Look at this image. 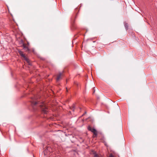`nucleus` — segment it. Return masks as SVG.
<instances>
[{"instance_id": "6", "label": "nucleus", "mask_w": 157, "mask_h": 157, "mask_svg": "<svg viewBox=\"0 0 157 157\" xmlns=\"http://www.w3.org/2000/svg\"><path fill=\"white\" fill-rule=\"evenodd\" d=\"M90 153L92 155H93L94 157H100L99 155L97 154L95 151L93 150L91 151Z\"/></svg>"}, {"instance_id": "2", "label": "nucleus", "mask_w": 157, "mask_h": 157, "mask_svg": "<svg viewBox=\"0 0 157 157\" xmlns=\"http://www.w3.org/2000/svg\"><path fill=\"white\" fill-rule=\"evenodd\" d=\"M88 129L89 131H91L94 133V137H95L97 136V132L95 128H92L90 126H89L88 127Z\"/></svg>"}, {"instance_id": "9", "label": "nucleus", "mask_w": 157, "mask_h": 157, "mask_svg": "<svg viewBox=\"0 0 157 157\" xmlns=\"http://www.w3.org/2000/svg\"><path fill=\"white\" fill-rule=\"evenodd\" d=\"M124 26L126 29V30H127L128 29V25L127 23L125 22L124 23Z\"/></svg>"}, {"instance_id": "12", "label": "nucleus", "mask_w": 157, "mask_h": 157, "mask_svg": "<svg viewBox=\"0 0 157 157\" xmlns=\"http://www.w3.org/2000/svg\"><path fill=\"white\" fill-rule=\"evenodd\" d=\"M94 92H95V90H94V92H93V93H94Z\"/></svg>"}, {"instance_id": "8", "label": "nucleus", "mask_w": 157, "mask_h": 157, "mask_svg": "<svg viewBox=\"0 0 157 157\" xmlns=\"http://www.w3.org/2000/svg\"><path fill=\"white\" fill-rule=\"evenodd\" d=\"M62 75V74L61 73H60L59 75H58L57 77L56 80L58 81L61 78V76Z\"/></svg>"}, {"instance_id": "10", "label": "nucleus", "mask_w": 157, "mask_h": 157, "mask_svg": "<svg viewBox=\"0 0 157 157\" xmlns=\"http://www.w3.org/2000/svg\"><path fill=\"white\" fill-rule=\"evenodd\" d=\"M109 157H113V155H112V154H111L109 155Z\"/></svg>"}, {"instance_id": "3", "label": "nucleus", "mask_w": 157, "mask_h": 157, "mask_svg": "<svg viewBox=\"0 0 157 157\" xmlns=\"http://www.w3.org/2000/svg\"><path fill=\"white\" fill-rule=\"evenodd\" d=\"M52 151V148H45L43 152L44 155H47L50 154Z\"/></svg>"}, {"instance_id": "11", "label": "nucleus", "mask_w": 157, "mask_h": 157, "mask_svg": "<svg viewBox=\"0 0 157 157\" xmlns=\"http://www.w3.org/2000/svg\"><path fill=\"white\" fill-rule=\"evenodd\" d=\"M75 109L74 106L72 109H72L73 111H74V109Z\"/></svg>"}, {"instance_id": "5", "label": "nucleus", "mask_w": 157, "mask_h": 157, "mask_svg": "<svg viewBox=\"0 0 157 157\" xmlns=\"http://www.w3.org/2000/svg\"><path fill=\"white\" fill-rule=\"evenodd\" d=\"M18 52L19 54L22 57L26 60L28 62V59L26 57V56L23 53V52L22 51H21L20 50H18Z\"/></svg>"}, {"instance_id": "7", "label": "nucleus", "mask_w": 157, "mask_h": 157, "mask_svg": "<svg viewBox=\"0 0 157 157\" xmlns=\"http://www.w3.org/2000/svg\"><path fill=\"white\" fill-rule=\"evenodd\" d=\"M32 105L33 107L34 105H36L39 104V103L36 101H32L31 102Z\"/></svg>"}, {"instance_id": "1", "label": "nucleus", "mask_w": 157, "mask_h": 157, "mask_svg": "<svg viewBox=\"0 0 157 157\" xmlns=\"http://www.w3.org/2000/svg\"><path fill=\"white\" fill-rule=\"evenodd\" d=\"M39 106L41 108L42 112L44 114H46L48 112V109L44 102L39 104Z\"/></svg>"}, {"instance_id": "4", "label": "nucleus", "mask_w": 157, "mask_h": 157, "mask_svg": "<svg viewBox=\"0 0 157 157\" xmlns=\"http://www.w3.org/2000/svg\"><path fill=\"white\" fill-rule=\"evenodd\" d=\"M20 42L22 44V46L23 47V48L25 51H29V48L26 46V44L24 43L23 41L22 40H21L20 41Z\"/></svg>"}]
</instances>
